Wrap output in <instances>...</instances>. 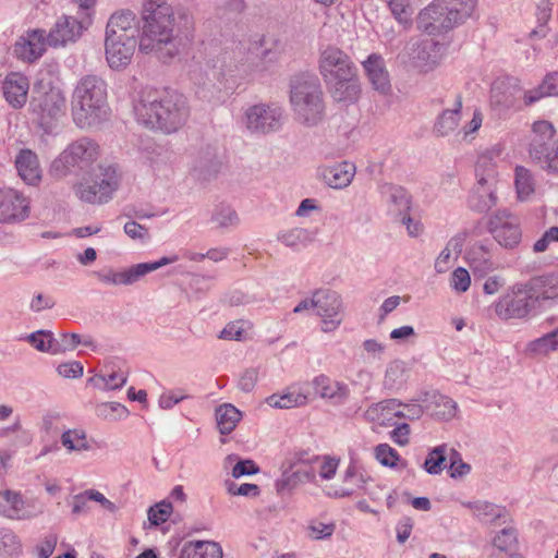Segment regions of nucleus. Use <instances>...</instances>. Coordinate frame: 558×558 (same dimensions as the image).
<instances>
[{
	"label": "nucleus",
	"instance_id": "1",
	"mask_svg": "<svg viewBox=\"0 0 558 558\" xmlns=\"http://www.w3.org/2000/svg\"><path fill=\"white\" fill-rule=\"evenodd\" d=\"M138 123L163 134L181 130L190 118L187 98L174 89H143L133 106Z\"/></svg>",
	"mask_w": 558,
	"mask_h": 558
},
{
	"label": "nucleus",
	"instance_id": "2",
	"mask_svg": "<svg viewBox=\"0 0 558 558\" xmlns=\"http://www.w3.org/2000/svg\"><path fill=\"white\" fill-rule=\"evenodd\" d=\"M140 50L155 53L163 63L173 60L180 51L174 35V11L168 0H144L142 8Z\"/></svg>",
	"mask_w": 558,
	"mask_h": 558
},
{
	"label": "nucleus",
	"instance_id": "3",
	"mask_svg": "<svg viewBox=\"0 0 558 558\" xmlns=\"http://www.w3.org/2000/svg\"><path fill=\"white\" fill-rule=\"evenodd\" d=\"M247 74L245 52L241 48L222 51L205 77L197 82V94L208 101H220L231 95Z\"/></svg>",
	"mask_w": 558,
	"mask_h": 558
},
{
	"label": "nucleus",
	"instance_id": "4",
	"mask_svg": "<svg viewBox=\"0 0 558 558\" xmlns=\"http://www.w3.org/2000/svg\"><path fill=\"white\" fill-rule=\"evenodd\" d=\"M109 111L106 82L97 75L82 77L71 99L74 123L81 129L90 128L106 120Z\"/></svg>",
	"mask_w": 558,
	"mask_h": 558
},
{
	"label": "nucleus",
	"instance_id": "5",
	"mask_svg": "<svg viewBox=\"0 0 558 558\" xmlns=\"http://www.w3.org/2000/svg\"><path fill=\"white\" fill-rule=\"evenodd\" d=\"M290 102L295 120L305 126H315L325 118L324 93L313 74H299L291 80Z\"/></svg>",
	"mask_w": 558,
	"mask_h": 558
},
{
	"label": "nucleus",
	"instance_id": "6",
	"mask_svg": "<svg viewBox=\"0 0 558 558\" xmlns=\"http://www.w3.org/2000/svg\"><path fill=\"white\" fill-rule=\"evenodd\" d=\"M531 131L527 147L531 162L547 174L558 175V137L553 123L536 121Z\"/></svg>",
	"mask_w": 558,
	"mask_h": 558
},
{
	"label": "nucleus",
	"instance_id": "7",
	"mask_svg": "<svg viewBox=\"0 0 558 558\" xmlns=\"http://www.w3.org/2000/svg\"><path fill=\"white\" fill-rule=\"evenodd\" d=\"M121 175L113 165H99L93 179L73 186L75 196L87 204L108 203L120 185Z\"/></svg>",
	"mask_w": 558,
	"mask_h": 558
},
{
	"label": "nucleus",
	"instance_id": "8",
	"mask_svg": "<svg viewBox=\"0 0 558 558\" xmlns=\"http://www.w3.org/2000/svg\"><path fill=\"white\" fill-rule=\"evenodd\" d=\"M476 183L469 196V206L478 213H486L497 204V171L492 157L481 155L475 165Z\"/></svg>",
	"mask_w": 558,
	"mask_h": 558
},
{
	"label": "nucleus",
	"instance_id": "9",
	"mask_svg": "<svg viewBox=\"0 0 558 558\" xmlns=\"http://www.w3.org/2000/svg\"><path fill=\"white\" fill-rule=\"evenodd\" d=\"M99 156L98 144L82 137L70 144L52 162L51 171L57 178H63L75 168L83 169L93 163Z\"/></svg>",
	"mask_w": 558,
	"mask_h": 558
},
{
	"label": "nucleus",
	"instance_id": "10",
	"mask_svg": "<svg viewBox=\"0 0 558 558\" xmlns=\"http://www.w3.org/2000/svg\"><path fill=\"white\" fill-rule=\"evenodd\" d=\"M64 109V95L61 89L54 87L39 94L31 101L33 119L45 132L52 130L54 122L63 116Z\"/></svg>",
	"mask_w": 558,
	"mask_h": 558
},
{
	"label": "nucleus",
	"instance_id": "11",
	"mask_svg": "<svg viewBox=\"0 0 558 558\" xmlns=\"http://www.w3.org/2000/svg\"><path fill=\"white\" fill-rule=\"evenodd\" d=\"M283 110L275 104H257L245 111V126L252 133L268 134L281 129Z\"/></svg>",
	"mask_w": 558,
	"mask_h": 558
},
{
	"label": "nucleus",
	"instance_id": "12",
	"mask_svg": "<svg viewBox=\"0 0 558 558\" xmlns=\"http://www.w3.org/2000/svg\"><path fill=\"white\" fill-rule=\"evenodd\" d=\"M532 296L526 286H514L495 304L496 315L504 320L527 318L534 308Z\"/></svg>",
	"mask_w": 558,
	"mask_h": 558
},
{
	"label": "nucleus",
	"instance_id": "13",
	"mask_svg": "<svg viewBox=\"0 0 558 558\" xmlns=\"http://www.w3.org/2000/svg\"><path fill=\"white\" fill-rule=\"evenodd\" d=\"M92 23L90 13L77 14V16L63 15L57 20L47 35V44L58 47L65 46L68 43H74Z\"/></svg>",
	"mask_w": 558,
	"mask_h": 558
},
{
	"label": "nucleus",
	"instance_id": "14",
	"mask_svg": "<svg viewBox=\"0 0 558 558\" xmlns=\"http://www.w3.org/2000/svg\"><path fill=\"white\" fill-rule=\"evenodd\" d=\"M318 70L327 82L357 71L351 57L337 46L328 45L319 52Z\"/></svg>",
	"mask_w": 558,
	"mask_h": 558
},
{
	"label": "nucleus",
	"instance_id": "15",
	"mask_svg": "<svg viewBox=\"0 0 558 558\" xmlns=\"http://www.w3.org/2000/svg\"><path fill=\"white\" fill-rule=\"evenodd\" d=\"M457 26L447 5L442 0H435L423 9L417 16V27L428 35H440Z\"/></svg>",
	"mask_w": 558,
	"mask_h": 558
},
{
	"label": "nucleus",
	"instance_id": "16",
	"mask_svg": "<svg viewBox=\"0 0 558 558\" xmlns=\"http://www.w3.org/2000/svg\"><path fill=\"white\" fill-rule=\"evenodd\" d=\"M314 308L316 315L322 318V330L331 332L342 322V301L340 295L328 289L314 292Z\"/></svg>",
	"mask_w": 558,
	"mask_h": 558
},
{
	"label": "nucleus",
	"instance_id": "17",
	"mask_svg": "<svg viewBox=\"0 0 558 558\" xmlns=\"http://www.w3.org/2000/svg\"><path fill=\"white\" fill-rule=\"evenodd\" d=\"M177 260V255L172 257H161L157 262L140 263L121 271L108 270L107 272H99L98 278L100 281L108 284L130 286L137 282L142 277H144L148 272L155 271L160 267L169 265Z\"/></svg>",
	"mask_w": 558,
	"mask_h": 558
},
{
	"label": "nucleus",
	"instance_id": "18",
	"mask_svg": "<svg viewBox=\"0 0 558 558\" xmlns=\"http://www.w3.org/2000/svg\"><path fill=\"white\" fill-rule=\"evenodd\" d=\"M488 231L506 248L517 246L522 236L518 217L507 210H499L489 218Z\"/></svg>",
	"mask_w": 558,
	"mask_h": 558
},
{
	"label": "nucleus",
	"instance_id": "19",
	"mask_svg": "<svg viewBox=\"0 0 558 558\" xmlns=\"http://www.w3.org/2000/svg\"><path fill=\"white\" fill-rule=\"evenodd\" d=\"M138 34L140 26L135 13L130 10H121L109 17L105 39L140 41Z\"/></svg>",
	"mask_w": 558,
	"mask_h": 558
},
{
	"label": "nucleus",
	"instance_id": "20",
	"mask_svg": "<svg viewBox=\"0 0 558 558\" xmlns=\"http://www.w3.org/2000/svg\"><path fill=\"white\" fill-rule=\"evenodd\" d=\"M299 461L290 460L282 464L281 475L275 482V488L278 494H291L301 484L314 483L316 481L313 469L296 468Z\"/></svg>",
	"mask_w": 558,
	"mask_h": 558
},
{
	"label": "nucleus",
	"instance_id": "21",
	"mask_svg": "<svg viewBox=\"0 0 558 558\" xmlns=\"http://www.w3.org/2000/svg\"><path fill=\"white\" fill-rule=\"evenodd\" d=\"M444 53L442 44L434 39H423L412 45L410 54L416 68L429 72L440 63Z\"/></svg>",
	"mask_w": 558,
	"mask_h": 558
},
{
	"label": "nucleus",
	"instance_id": "22",
	"mask_svg": "<svg viewBox=\"0 0 558 558\" xmlns=\"http://www.w3.org/2000/svg\"><path fill=\"white\" fill-rule=\"evenodd\" d=\"M27 198L14 189L0 190V221H21L28 217Z\"/></svg>",
	"mask_w": 558,
	"mask_h": 558
},
{
	"label": "nucleus",
	"instance_id": "23",
	"mask_svg": "<svg viewBox=\"0 0 558 558\" xmlns=\"http://www.w3.org/2000/svg\"><path fill=\"white\" fill-rule=\"evenodd\" d=\"M332 99L345 105L354 104L361 96V82L356 72L325 82Z\"/></svg>",
	"mask_w": 558,
	"mask_h": 558
},
{
	"label": "nucleus",
	"instance_id": "24",
	"mask_svg": "<svg viewBox=\"0 0 558 558\" xmlns=\"http://www.w3.org/2000/svg\"><path fill=\"white\" fill-rule=\"evenodd\" d=\"M402 402L397 399H386L371 404L364 412V418L380 426H395L400 418Z\"/></svg>",
	"mask_w": 558,
	"mask_h": 558
},
{
	"label": "nucleus",
	"instance_id": "25",
	"mask_svg": "<svg viewBox=\"0 0 558 558\" xmlns=\"http://www.w3.org/2000/svg\"><path fill=\"white\" fill-rule=\"evenodd\" d=\"M140 41L105 39L106 60L111 69L120 70L130 64Z\"/></svg>",
	"mask_w": 558,
	"mask_h": 558
},
{
	"label": "nucleus",
	"instance_id": "26",
	"mask_svg": "<svg viewBox=\"0 0 558 558\" xmlns=\"http://www.w3.org/2000/svg\"><path fill=\"white\" fill-rule=\"evenodd\" d=\"M362 65L372 87L381 95L388 94L391 85L384 58L378 53H372Z\"/></svg>",
	"mask_w": 558,
	"mask_h": 558
},
{
	"label": "nucleus",
	"instance_id": "27",
	"mask_svg": "<svg viewBox=\"0 0 558 558\" xmlns=\"http://www.w3.org/2000/svg\"><path fill=\"white\" fill-rule=\"evenodd\" d=\"M45 32L35 29L21 37L14 45V54L24 61L32 62L38 59L45 51L46 45Z\"/></svg>",
	"mask_w": 558,
	"mask_h": 558
},
{
	"label": "nucleus",
	"instance_id": "28",
	"mask_svg": "<svg viewBox=\"0 0 558 558\" xmlns=\"http://www.w3.org/2000/svg\"><path fill=\"white\" fill-rule=\"evenodd\" d=\"M355 166L348 161H342L332 166L319 169V175L324 182L332 189H344L355 175Z\"/></svg>",
	"mask_w": 558,
	"mask_h": 558
},
{
	"label": "nucleus",
	"instance_id": "29",
	"mask_svg": "<svg viewBox=\"0 0 558 558\" xmlns=\"http://www.w3.org/2000/svg\"><path fill=\"white\" fill-rule=\"evenodd\" d=\"M313 386L317 395L324 399L331 400L335 404L344 403L350 396V389L347 384L333 380L326 375L315 377Z\"/></svg>",
	"mask_w": 558,
	"mask_h": 558
},
{
	"label": "nucleus",
	"instance_id": "30",
	"mask_svg": "<svg viewBox=\"0 0 558 558\" xmlns=\"http://www.w3.org/2000/svg\"><path fill=\"white\" fill-rule=\"evenodd\" d=\"M28 88L27 77L20 73L9 74L2 85L3 95L13 108H22L25 105Z\"/></svg>",
	"mask_w": 558,
	"mask_h": 558
},
{
	"label": "nucleus",
	"instance_id": "31",
	"mask_svg": "<svg viewBox=\"0 0 558 558\" xmlns=\"http://www.w3.org/2000/svg\"><path fill=\"white\" fill-rule=\"evenodd\" d=\"M15 167L21 179L29 185H36L41 179L38 157L29 149H23L15 158Z\"/></svg>",
	"mask_w": 558,
	"mask_h": 558
},
{
	"label": "nucleus",
	"instance_id": "32",
	"mask_svg": "<svg viewBox=\"0 0 558 558\" xmlns=\"http://www.w3.org/2000/svg\"><path fill=\"white\" fill-rule=\"evenodd\" d=\"M465 259L474 276L485 277L495 269L492 253L483 244L472 245L466 252Z\"/></svg>",
	"mask_w": 558,
	"mask_h": 558
},
{
	"label": "nucleus",
	"instance_id": "33",
	"mask_svg": "<svg viewBox=\"0 0 558 558\" xmlns=\"http://www.w3.org/2000/svg\"><path fill=\"white\" fill-rule=\"evenodd\" d=\"M422 401L427 403V411L438 420L449 421L457 415L458 404L447 396L438 392L425 393Z\"/></svg>",
	"mask_w": 558,
	"mask_h": 558
},
{
	"label": "nucleus",
	"instance_id": "34",
	"mask_svg": "<svg viewBox=\"0 0 558 558\" xmlns=\"http://www.w3.org/2000/svg\"><path fill=\"white\" fill-rule=\"evenodd\" d=\"M179 558H222V549L216 542H189L182 547Z\"/></svg>",
	"mask_w": 558,
	"mask_h": 558
},
{
	"label": "nucleus",
	"instance_id": "35",
	"mask_svg": "<svg viewBox=\"0 0 558 558\" xmlns=\"http://www.w3.org/2000/svg\"><path fill=\"white\" fill-rule=\"evenodd\" d=\"M0 515L12 520L24 518V500L19 492L0 490Z\"/></svg>",
	"mask_w": 558,
	"mask_h": 558
},
{
	"label": "nucleus",
	"instance_id": "36",
	"mask_svg": "<svg viewBox=\"0 0 558 558\" xmlns=\"http://www.w3.org/2000/svg\"><path fill=\"white\" fill-rule=\"evenodd\" d=\"M461 108L462 99L460 95H457L453 108L444 110L438 117L434 125V132L439 136H447L456 131L460 121Z\"/></svg>",
	"mask_w": 558,
	"mask_h": 558
},
{
	"label": "nucleus",
	"instance_id": "37",
	"mask_svg": "<svg viewBox=\"0 0 558 558\" xmlns=\"http://www.w3.org/2000/svg\"><path fill=\"white\" fill-rule=\"evenodd\" d=\"M464 507L472 510L473 514L483 521L494 523L502 519L506 523V509L488 501L463 502Z\"/></svg>",
	"mask_w": 558,
	"mask_h": 558
},
{
	"label": "nucleus",
	"instance_id": "38",
	"mask_svg": "<svg viewBox=\"0 0 558 558\" xmlns=\"http://www.w3.org/2000/svg\"><path fill=\"white\" fill-rule=\"evenodd\" d=\"M242 413L232 404L223 403L216 409V421L222 435L230 434L241 421Z\"/></svg>",
	"mask_w": 558,
	"mask_h": 558
},
{
	"label": "nucleus",
	"instance_id": "39",
	"mask_svg": "<svg viewBox=\"0 0 558 558\" xmlns=\"http://www.w3.org/2000/svg\"><path fill=\"white\" fill-rule=\"evenodd\" d=\"M266 402L269 407L276 409H291L295 407H301L306 404L307 397L306 395L295 391L288 390L283 393H274L266 399Z\"/></svg>",
	"mask_w": 558,
	"mask_h": 558
},
{
	"label": "nucleus",
	"instance_id": "40",
	"mask_svg": "<svg viewBox=\"0 0 558 558\" xmlns=\"http://www.w3.org/2000/svg\"><path fill=\"white\" fill-rule=\"evenodd\" d=\"M558 350V327L530 341L526 345L527 353L532 355H547Z\"/></svg>",
	"mask_w": 558,
	"mask_h": 558
},
{
	"label": "nucleus",
	"instance_id": "41",
	"mask_svg": "<svg viewBox=\"0 0 558 558\" xmlns=\"http://www.w3.org/2000/svg\"><path fill=\"white\" fill-rule=\"evenodd\" d=\"M313 234L310 230L299 227L282 230L277 235V240L279 242L291 248L306 246L313 241Z\"/></svg>",
	"mask_w": 558,
	"mask_h": 558
},
{
	"label": "nucleus",
	"instance_id": "42",
	"mask_svg": "<svg viewBox=\"0 0 558 558\" xmlns=\"http://www.w3.org/2000/svg\"><path fill=\"white\" fill-rule=\"evenodd\" d=\"M536 288V301H556L558 302V274L542 276L534 279Z\"/></svg>",
	"mask_w": 558,
	"mask_h": 558
},
{
	"label": "nucleus",
	"instance_id": "43",
	"mask_svg": "<svg viewBox=\"0 0 558 558\" xmlns=\"http://www.w3.org/2000/svg\"><path fill=\"white\" fill-rule=\"evenodd\" d=\"M27 341L38 351L60 354L58 339L48 330H38L27 336Z\"/></svg>",
	"mask_w": 558,
	"mask_h": 558
},
{
	"label": "nucleus",
	"instance_id": "44",
	"mask_svg": "<svg viewBox=\"0 0 558 558\" xmlns=\"http://www.w3.org/2000/svg\"><path fill=\"white\" fill-rule=\"evenodd\" d=\"M463 239L454 236L447 243L446 247L440 252L435 260V270L438 274H444L450 268L452 262V253L458 255L462 250Z\"/></svg>",
	"mask_w": 558,
	"mask_h": 558
},
{
	"label": "nucleus",
	"instance_id": "45",
	"mask_svg": "<svg viewBox=\"0 0 558 558\" xmlns=\"http://www.w3.org/2000/svg\"><path fill=\"white\" fill-rule=\"evenodd\" d=\"M388 203L391 206V211L398 214L399 216H403L408 214L411 202L408 195V192L401 186H388Z\"/></svg>",
	"mask_w": 558,
	"mask_h": 558
},
{
	"label": "nucleus",
	"instance_id": "46",
	"mask_svg": "<svg viewBox=\"0 0 558 558\" xmlns=\"http://www.w3.org/2000/svg\"><path fill=\"white\" fill-rule=\"evenodd\" d=\"M514 183L520 199H526L535 191V182L532 172L522 166L515 168Z\"/></svg>",
	"mask_w": 558,
	"mask_h": 558
},
{
	"label": "nucleus",
	"instance_id": "47",
	"mask_svg": "<svg viewBox=\"0 0 558 558\" xmlns=\"http://www.w3.org/2000/svg\"><path fill=\"white\" fill-rule=\"evenodd\" d=\"M447 460V445H440L432 449L424 462V470L430 475L440 474Z\"/></svg>",
	"mask_w": 558,
	"mask_h": 558
},
{
	"label": "nucleus",
	"instance_id": "48",
	"mask_svg": "<svg viewBox=\"0 0 558 558\" xmlns=\"http://www.w3.org/2000/svg\"><path fill=\"white\" fill-rule=\"evenodd\" d=\"M61 444L68 451H86L90 449L86 433L82 429H68L61 435Z\"/></svg>",
	"mask_w": 558,
	"mask_h": 558
},
{
	"label": "nucleus",
	"instance_id": "49",
	"mask_svg": "<svg viewBox=\"0 0 558 558\" xmlns=\"http://www.w3.org/2000/svg\"><path fill=\"white\" fill-rule=\"evenodd\" d=\"M449 12L457 20V25L469 19L476 5V0H442Z\"/></svg>",
	"mask_w": 558,
	"mask_h": 558
},
{
	"label": "nucleus",
	"instance_id": "50",
	"mask_svg": "<svg viewBox=\"0 0 558 558\" xmlns=\"http://www.w3.org/2000/svg\"><path fill=\"white\" fill-rule=\"evenodd\" d=\"M211 222L217 228L234 227L239 223V216L232 207L221 204L214 209Z\"/></svg>",
	"mask_w": 558,
	"mask_h": 558
},
{
	"label": "nucleus",
	"instance_id": "51",
	"mask_svg": "<svg viewBox=\"0 0 558 558\" xmlns=\"http://www.w3.org/2000/svg\"><path fill=\"white\" fill-rule=\"evenodd\" d=\"M22 545L17 536L11 530L0 529V556H17L20 555Z\"/></svg>",
	"mask_w": 558,
	"mask_h": 558
},
{
	"label": "nucleus",
	"instance_id": "52",
	"mask_svg": "<svg viewBox=\"0 0 558 558\" xmlns=\"http://www.w3.org/2000/svg\"><path fill=\"white\" fill-rule=\"evenodd\" d=\"M405 366L401 361H392L388 364L384 386L387 389H396L400 387L404 381Z\"/></svg>",
	"mask_w": 558,
	"mask_h": 558
},
{
	"label": "nucleus",
	"instance_id": "53",
	"mask_svg": "<svg viewBox=\"0 0 558 558\" xmlns=\"http://www.w3.org/2000/svg\"><path fill=\"white\" fill-rule=\"evenodd\" d=\"M518 543L515 529L509 526L499 531L492 541L494 547L498 550L508 553L515 548Z\"/></svg>",
	"mask_w": 558,
	"mask_h": 558
},
{
	"label": "nucleus",
	"instance_id": "54",
	"mask_svg": "<svg viewBox=\"0 0 558 558\" xmlns=\"http://www.w3.org/2000/svg\"><path fill=\"white\" fill-rule=\"evenodd\" d=\"M312 462H319V470L318 475L322 480L329 481L335 477L339 462L340 460L330 457V456H323V457H315Z\"/></svg>",
	"mask_w": 558,
	"mask_h": 558
},
{
	"label": "nucleus",
	"instance_id": "55",
	"mask_svg": "<svg viewBox=\"0 0 558 558\" xmlns=\"http://www.w3.org/2000/svg\"><path fill=\"white\" fill-rule=\"evenodd\" d=\"M171 512V502L163 500L149 508L148 520L151 525L158 526L168 520Z\"/></svg>",
	"mask_w": 558,
	"mask_h": 558
},
{
	"label": "nucleus",
	"instance_id": "56",
	"mask_svg": "<svg viewBox=\"0 0 558 558\" xmlns=\"http://www.w3.org/2000/svg\"><path fill=\"white\" fill-rule=\"evenodd\" d=\"M90 381L99 388L118 389L126 383V376L113 372L108 376L96 375Z\"/></svg>",
	"mask_w": 558,
	"mask_h": 558
},
{
	"label": "nucleus",
	"instance_id": "57",
	"mask_svg": "<svg viewBox=\"0 0 558 558\" xmlns=\"http://www.w3.org/2000/svg\"><path fill=\"white\" fill-rule=\"evenodd\" d=\"M375 457L385 466L393 468L400 459L399 453L388 444H380L375 447Z\"/></svg>",
	"mask_w": 558,
	"mask_h": 558
},
{
	"label": "nucleus",
	"instance_id": "58",
	"mask_svg": "<svg viewBox=\"0 0 558 558\" xmlns=\"http://www.w3.org/2000/svg\"><path fill=\"white\" fill-rule=\"evenodd\" d=\"M471 284V277L469 271L463 267H458L453 270L450 278L451 288L459 293L465 292L469 290Z\"/></svg>",
	"mask_w": 558,
	"mask_h": 558
},
{
	"label": "nucleus",
	"instance_id": "59",
	"mask_svg": "<svg viewBox=\"0 0 558 558\" xmlns=\"http://www.w3.org/2000/svg\"><path fill=\"white\" fill-rule=\"evenodd\" d=\"M449 459H450L449 471H450L451 477H453V478L462 477L471 471V466L468 463L462 461L461 456L457 450H454V449L450 450Z\"/></svg>",
	"mask_w": 558,
	"mask_h": 558
},
{
	"label": "nucleus",
	"instance_id": "60",
	"mask_svg": "<svg viewBox=\"0 0 558 558\" xmlns=\"http://www.w3.org/2000/svg\"><path fill=\"white\" fill-rule=\"evenodd\" d=\"M243 320H235L227 324L220 331L219 338L225 340H242L244 329Z\"/></svg>",
	"mask_w": 558,
	"mask_h": 558
},
{
	"label": "nucleus",
	"instance_id": "61",
	"mask_svg": "<svg viewBox=\"0 0 558 558\" xmlns=\"http://www.w3.org/2000/svg\"><path fill=\"white\" fill-rule=\"evenodd\" d=\"M558 242V227H550L533 245L535 253L545 252L550 243Z\"/></svg>",
	"mask_w": 558,
	"mask_h": 558
},
{
	"label": "nucleus",
	"instance_id": "62",
	"mask_svg": "<svg viewBox=\"0 0 558 558\" xmlns=\"http://www.w3.org/2000/svg\"><path fill=\"white\" fill-rule=\"evenodd\" d=\"M259 472L257 464L251 460H240L232 469V476L239 478L245 475H253Z\"/></svg>",
	"mask_w": 558,
	"mask_h": 558
},
{
	"label": "nucleus",
	"instance_id": "63",
	"mask_svg": "<svg viewBox=\"0 0 558 558\" xmlns=\"http://www.w3.org/2000/svg\"><path fill=\"white\" fill-rule=\"evenodd\" d=\"M83 365L74 361L60 364L57 372L64 378H80L83 375Z\"/></svg>",
	"mask_w": 558,
	"mask_h": 558
},
{
	"label": "nucleus",
	"instance_id": "64",
	"mask_svg": "<svg viewBox=\"0 0 558 558\" xmlns=\"http://www.w3.org/2000/svg\"><path fill=\"white\" fill-rule=\"evenodd\" d=\"M257 379V368L245 369L239 379V388L244 392H251L254 389Z\"/></svg>",
	"mask_w": 558,
	"mask_h": 558
}]
</instances>
